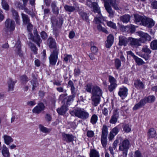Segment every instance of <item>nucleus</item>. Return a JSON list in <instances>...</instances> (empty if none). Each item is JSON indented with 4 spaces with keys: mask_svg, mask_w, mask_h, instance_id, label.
<instances>
[{
    "mask_svg": "<svg viewBox=\"0 0 157 157\" xmlns=\"http://www.w3.org/2000/svg\"><path fill=\"white\" fill-rule=\"evenodd\" d=\"M48 43L49 47L53 49L50 56L49 57V63L52 65H55L58 59L59 49L57 48L55 40L52 37H49L48 40Z\"/></svg>",
    "mask_w": 157,
    "mask_h": 157,
    "instance_id": "nucleus-1",
    "label": "nucleus"
},
{
    "mask_svg": "<svg viewBox=\"0 0 157 157\" xmlns=\"http://www.w3.org/2000/svg\"><path fill=\"white\" fill-rule=\"evenodd\" d=\"M94 0H87L86 5L93 9V11L94 13H98L96 17L94 18V20L96 24L101 23V20L103 19L99 7L97 3L94 2Z\"/></svg>",
    "mask_w": 157,
    "mask_h": 157,
    "instance_id": "nucleus-2",
    "label": "nucleus"
},
{
    "mask_svg": "<svg viewBox=\"0 0 157 157\" xmlns=\"http://www.w3.org/2000/svg\"><path fill=\"white\" fill-rule=\"evenodd\" d=\"M15 24L14 21L11 19L8 18L6 20L5 23V27L3 32L6 36H7L13 32L15 29Z\"/></svg>",
    "mask_w": 157,
    "mask_h": 157,
    "instance_id": "nucleus-3",
    "label": "nucleus"
},
{
    "mask_svg": "<svg viewBox=\"0 0 157 157\" xmlns=\"http://www.w3.org/2000/svg\"><path fill=\"white\" fill-rule=\"evenodd\" d=\"M70 114L83 120L87 119L89 117V113L83 109L76 108L71 111Z\"/></svg>",
    "mask_w": 157,
    "mask_h": 157,
    "instance_id": "nucleus-4",
    "label": "nucleus"
},
{
    "mask_svg": "<svg viewBox=\"0 0 157 157\" xmlns=\"http://www.w3.org/2000/svg\"><path fill=\"white\" fill-rule=\"evenodd\" d=\"M130 146V143L128 139L124 140L119 144V151H122V155L123 157H127Z\"/></svg>",
    "mask_w": 157,
    "mask_h": 157,
    "instance_id": "nucleus-5",
    "label": "nucleus"
},
{
    "mask_svg": "<svg viewBox=\"0 0 157 157\" xmlns=\"http://www.w3.org/2000/svg\"><path fill=\"white\" fill-rule=\"evenodd\" d=\"M108 128L106 125H103L102 131L101 142L103 147H105L107 143Z\"/></svg>",
    "mask_w": 157,
    "mask_h": 157,
    "instance_id": "nucleus-6",
    "label": "nucleus"
},
{
    "mask_svg": "<svg viewBox=\"0 0 157 157\" xmlns=\"http://www.w3.org/2000/svg\"><path fill=\"white\" fill-rule=\"evenodd\" d=\"M141 51L146 54H142L140 56L142 58L146 60H148L150 59L151 56L149 55L151 53V51L146 45L144 46L142 48Z\"/></svg>",
    "mask_w": 157,
    "mask_h": 157,
    "instance_id": "nucleus-7",
    "label": "nucleus"
},
{
    "mask_svg": "<svg viewBox=\"0 0 157 157\" xmlns=\"http://www.w3.org/2000/svg\"><path fill=\"white\" fill-rule=\"evenodd\" d=\"M154 24L155 22L152 19L144 17L142 25L148 28H151Z\"/></svg>",
    "mask_w": 157,
    "mask_h": 157,
    "instance_id": "nucleus-8",
    "label": "nucleus"
},
{
    "mask_svg": "<svg viewBox=\"0 0 157 157\" xmlns=\"http://www.w3.org/2000/svg\"><path fill=\"white\" fill-rule=\"evenodd\" d=\"M139 35L140 37L139 39V41L141 43H144L146 41H149L151 40V36L147 33L140 32L139 33Z\"/></svg>",
    "mask_w": 157,
    "mask_h": 157,
    "instance_id": "nucleus-9",
    "label": "nucleus"
},
{
    "mask_svg": "<svg viewBox=\"0 0 157 157\" xmlns=\"http://www.w3.org/2000/svg\"><path fill=\"white\" fill-rule=\"evenodd\" d=\"M63 140L67 143L73 142L75 138V136L72 134L63 133L62 134Z\"/></svg>",
    "mask_w": 157,
    "mask_h": 157,
    "instance_id": "nucleus-10",
    "label": "nucleus"
},
{
    "mask_svg": "<svg viewBox=\"0 0 157 157\" xmlns=\"http://www.w3.org/2000/svg\"><path fill=\"white\" fill-rule=\"evenodd\" d=\"M92 96H101L102 91L100 88L96 86H94L92 88Z\"/></svg>",
    "mask_w": 157,
    "mask_h": 157,
    "instance_id": "nucleus-11",
    "label": "nucleus"
},
{
    "mask_svg": "<svg viewBox=\"0 0 157 157\" xmlns=\"http://www.w3.org/2000/svg\"><path fill=\"white\" fill-rule=\"evenodd\" d=\"M45 107L44 104L42 102L39 103L37 106L35 107L33 109L34 113H39L42 111L44 110Z\"/></svg>",
    "mask_w": 157,
    "mask_h": 157,
    "instance_id": "nucleus-12",
    "label": "nucleus"
},
{
    "mask_svg": "<svg viewBox=\"0 0 157 157\" xmlns=\"http://www.w3.org/2000/svg\"><path fill=\"white\" fill-rule=\"evenodd\" d=\"M119 114L117 109L114 110L113 113V115L111 117L109 121V122L113 124H115L117 121L118 118L119 117Z\"/></svg>",
    "mask_w": 157,
    "mask_h": 157,
    "instance_id": "nucleus-13",
    "label": "nucleus"
},
{
    "mask_svg": "<svg viewBox=\"0 0 157 157\" xmlns=\"http://www.w3.org/2000/svg\"><path fill=\"white\" fill-rule=\"evenodd\" d=\"M128 91V89L125 87L120 88L118 93V95L122 98L124 99L127 96Z\"/></svg>",
    "mask_w": 157,
    "mask_h": 157,
    "instance_id": "nucleus-14",
    "label": "nucleus"
},
{
    "mask_svg": "<svg viewBox=\"0 0 157 157\" xmlns=\"http://www.w3.org/2000/svg\"><path fill=\"white\" fill-rule=\"evenodd\" d=\"M104 2V6L109 5L110 4L116 10H118L119 8L116 3V0H103Z\"/></svg>",
    "mask_w": 157,
    "mask_h": 157,
    "instance_id": "nucleus-15",
    "label": "nucleus"
},
{
    "mask_svg": "<svg viewBox=\"0 0 157 157\" xmlns=\"http://www.w3.org/2000/svg\"><path fill=\"white\" fill-rule=\"evenodd\" d=\"M135 87L137 90H142L144 88V85L143 82L140 80H136L134 81Z\"/></svg>",
    "mask_w": 157,
    "mask_h": 157,
    "instance_id": "nucleus-16",
    "label": "nucleus"
},
{
    "mask_svg": "<svg viewBox=\"0 0 157 157\" xmlns=\"http://www.w3.org/2000/svg\"><path fill=\"white\" fill-rule=\"evenodd\" d=\"M128 41L130 45L133 47H136L140 45L139 43V40L129 37Z\"/></svg>",
    "mask_w": 157,
    "mask_h": 157,
    "instance_id": "nucleus-17",
    "label": "nucleus"
},
{
    "mask_svg": "<svg viewBox=\"0 0 157 157\" xmlns=\"http://www.w3.org/2000/svg\"><path fill=\"white\" fill-rule=\"evenodd\" d=\"M114 40L113 36L110 34L107 37L106 41L105 42V46L107 48H109L113 44Z\"/></svg>",
    "mask_w": 157,
    "mask_h": 157,
    "instance_id": "nucleus-18",
    "label": "nucleus"
},
{
    "mask_svg": "<svg viewBox=\"0 0 157 157\" xmlns=\"http://www.w3.org/2000/svg\"><path fill=\"white\" fill-rule=\"evenodd\" d=\"M2 155L4 157H9L10 153L8 148L5 145H3L0 149Z\"/></svg>",
    "mask_w": 157,
    "mask_h": 157,
    "instance_id": "nucleus-19",
    "label": "nucleus"
},
{
    "mask_svg": "<svg viewBox=\"0 0 157 157\" xmlns=\"http://www.w3.org/2000/svg\"><path fill=\"white\" fill-rule=\"evenodd\" d=\"M100 97L94 96H91V98L92 101V104L94 106H96L99 104L100 100Z\"/></svg>",
    "mask_w": 157,
    "mask_h": 157,
    "instance_id": "nucleus-20",
    "label": "nucleus"
},
{
    "mask_svg": "<svg viewBox=\"0 0 157 157\" xmlns=\"http://www.w3.org/2000/svg\"><path fill=\"white\" fill-rule=\"evenodd\" d=\"M119 44L120 46H126L128 39L125 36H121L119 37Z\"/></svg>",
    "mask_w": 157,
    "mask_h": 157,
    "instance_id": "nucleus-21",
    "label": "nucleus"
},
{
    "mask_svg": "<svg viewBox=\"0 0 157 157\" xmlns=\"http://www.w3.org/2000/svg\"><path fill=\"white\" fill-rule=\"evenodd\" d=\"M67 106L64 104L60 108H58L57 109L58 113L60 115H63L65 114L67 110Z\"/></svg>",
    "mask_w": 157,
    "mask_h": 157,
    "instance_id": "nucleus-22",
    "label": "nucleus"
},
{
    "mask_svg": "<svg viewBox=\"0 0 157 157\" xmlns=\"http://www.w3.org/2000/svg\"><path fill=\"white\" fill-rule=\"evenodd\" d=\"M147 136L149 138H155L156 136L155 131L153 128L149 129L147 132Z\"/></svg>",
    "mask_w": 157,
    "mask_h": 157,
    "instance_id": "nucleus-23",
    "label": "nucleus"
},
{
    "mask_svg": "<svg viewBox=\"0 0 157 157\" xmlns=\"http://www.w3.org/2000/svg\"><path fill=\"white\" fill-rule=\"evenodd\" d=\"M34 33L35 36L34 37L35 40H33L35 41L38 46L39 47H40V43L41 42V41L40 37L37 34V31L36 29L34 30Z\"/></svg>",
    "mask_w": 157,
    "mask_h": 157,
    "instance_id": "nucleus-24",
    "label": "nucleus"
},
{
    "mask_svg": "<svg viewBox=\"0 0 157 157\" xmlns=\"http://www.w3.org/2000/svg\"><path fill=\"white\" fill-rule=\"evenodd\" d=\"M134 16L135 18V21L137 23H138L142 25L144 17L137 14H134Z\"/></svg>",
    "mask_w": 157,
    "mask_h": 157,
    "instance_id": "nucleus-25",
    "label": "nucleus"
},
{
    "mask_svg": "<svg viewBox=\"0 0 157 157\" xmlns=\"http://www.w3.org/2000/svg\"><path fill=\"white\" fill-rule=\"evenodd\" d=\"M11 12L13 16L14 17V19L16 21L17 24L20 25V22L19 19V17L18 13L15 10L12 9L11 10Z\"/></svg>",
    "mask_w": 157,
    "mask_h": 157,
    "instance_id": "nucleus-26",
    "label": "nucleus"
},
{
    "mask_svg": "<svg viewBox=\"0 0 157 157\" xmlns=\"http://www.w3.org/2000/svg\"><path fill=\"white\" fill-rule=\"evenodd\" d=\"M16 82V81H13L11 78L9 79L8 81V90L9 91L13 90L14 86Z\"/></svg>",
    "mask_w": 157,
    "mask_h": 157,
    "instance_id": "nucleus-27",
    "label": "nucleus"
},
{
    "mask_svg": "<svg viewBox=\"0 0 157 157\" xmlns=\"http://www.w3.org/2000/svg\"><path fill=\"white\" fill-rule=\"evenodd\" d=\"M145 104V101L141 99L140 102L136 104L133 108V109L134 110H136L139 109L142 107Z\"/></svg>",
    "mask_w": 157,
    "mask_h": 157,
    "instance_id": "nucleus-28",
    "label": "nucleus"
},
{
    "mask_svg": "<svg viewBox=\"0 0 157 157\" xmlns=\"http://www.w3.org/2000/svg\"><path fill=\"white\" fill-rule=\"evenodd\" d=\"M64 8L65 11L69 14H70L71 13L74 12L76 10V8L75 7L68 5H65Z\"/></svg>",
    "mask_w": 157,
    "mask_h": 157,
    "instance_id": "nucleus-29",
    "label": "nucleus"
},
{
    "mask_svg": "<svg viewBox=\"0 0 157 157\" xmlns=\"http://www.w3.org/2000/svg\"><path fill=\"white\" fill-rule=\"evenodd\" d=\"M155 97L153 95H150L147 97H145L144 98L142 99L145 101V104L146 103H151L154 102L155 100Z\"/></svg>",
    "mask_w": 157,
    "mask_h": 157,
    "instance_id": "nucleus-30",
    "label": "nucleus"
},
{
    "mask_svg": "<svg viewBox=\"0 0 157 157\" xmlns=\"http://www.w3.org/2000/svg\"><path fill=\"white\" fill-rule=\"evenodd\" d=\"M3 137L4 142L7 145H9L10 143L13 141V140L12 138L7 135H4Z\"/></svg>",
    "mask_w": 157,
    "mask_h": 157,
    "instance_id": "nucleus-31",
    "label": "nucleus"
},
{
    "mask_svg": "<svg viewBox=\"0 0 157 157\" xmlns=\"http://www.w3.org/2000/svg\"><path fill=\"white\" fill-rule=\"evenodd\" d=\"M78 12L83 20H85L86 21H88V16L86 13L79 10H78Z\"/></svg>",
    "mask_w": 157,
    "mask_h": 157,
    "instance_id": "nucleus-32",
    "label": "nucleus"
},
{
    "mask_svg": "<svg viewBox=\"0 0 157 157\" xmlns=\"http://www.w3.org/2000/svg\"><path fill=\"white\" fill-rule=\"evenodd\" d=\"M51 7L53 13L56 15H58L59 13V9L56 6V3L55 2H52Z\"/></svg>",
    "mask_w": 157,
    "mask_h": 157,
    "instance_id": "nucleus-33",
    "label": "nucleus"
},
{
    "mask_svg": "<svg viewBox=\"0 0 157 157\" xmlns=\"http://www.w3.org/2000/svg\"><path fill=\"white\" fill-rule=\"evenodd\" d=\"M130 16L128 14L123 15L120 17V20L123 23H128L130 20Z\"/></svg>",
    "mask_w": 157,
    "mask_h": 157,
    "instance_id": "nucleus-34",
    "label": "nucleus"
},
{
    "mask_svg": "<svg viewBox=\"0 0 157 157\" xmlns=\"http://www.w3.org/2000/svg\"><path fill=\"white\" fill-rule=\"evenodd\" d=\"M106 10L109 14V16L113 17L114 15V12L112 10L111 6L109 5L104 6Z\"/></svg>",
    "mask_w": 157,
    "mask_h": 157,
    "instance_id": "nucleus-35",
    "label": "nucleus"
},
{
    "mask_svg": "<svg viewBox=\"0 0 157 157\" xmlns=\"http://www.w3.org/2000/svg\"><path fill=\"white\" fill-rule=\"evenodd\" d=\"M16 52L19 56H22V54L21 50L20 42L17 41L16 44Z\"/></svg>",
    "mask_w": 157,
    "mask_h": 157,
    "instance_id": "nucleus-36",
    "label": "nucleus"
},
{
    "mask_svg": "<svg viewBox=\"0 0 157 157\" xmlns=\"http://www.w3.org/2000/svg\"><path fill=\"white\" fill-rule=\"evenodd\" d=\"M21 16L24 24H27L30 23V20L28 15L22 13Z\"/></svg>",
    "mask_w": 157,
    "mask_h": 157,
    "instance_id": "nucleus-37",
    "label": "nucleus"
},
{
    "mask_svg": "<svg viewBox=\"0 0 157 157\" xmlns=\"http://www.w3.org/2000/svg\"><path fill=\"white\" fill-rule=\"evenodd\" d=\"M39 128L40 131L44 133H48L51 131V129L45 127L42 124L39 125Z\"/></svg>",
    "mask_w": 157,
    "mask_h": 157,
    "instance_id": "nucleus-38",
    "label": "nucleus"
},
{
    "mask_svg": "<svg viewBox=\"0 0 157 157\" xmlns=\"http://www.w3.org/2000/svg\"><path fill=\"white\" fill-rule=\"evenodd\" d=\"M68 86L71 87V93L72 94H75L76 91L75 90V88L74 86V84L71 80L69 81L68 83Z\"/></svg>",
    "mask_w": 157,
    "mask_h": 157,
    "instance_id": "nucleus-39",
    "label": "nucleus"
},
{
    "mask_svg": "<svg viewBox=\"0 0 157 157\" xmlns=\"http://www.w3.org/2000/svg\"><path fill=\"white\" fill-rule=\"evenodd\" d=\"M98 120V116L94 114L91 117L90 122L92 124L94 125L97 122Z\"/></svg>",
    "mask_w": 157,
    "mask_h": 157,
    "instance_id": "nucleus-40",
    "label": "nucleus"
},
{
    "mask_svg": "<svg viewBox=\"0 0 157 157\" xmlns=\"http://www.w3.org/2000/svg\"><path fill=\"white\" fill-rule=\"evenodd\" d=\"M90 156V157H100L98 152L95 150H92L91 151Z\"/></svg>",
    "mask_w": 157,
    "mask_h": 157,
    "instance_id": "nucleus-41",
    "label": "nucleus"
},
{
    "mask_svg": "<svg viewBox=\"0 0 157 157\" xmlns=\"http://www.w3.org/2000/svg\"><path fill=\"white\" fill-rule=\"evenodd\" d=\"M121 61L119 59H116L114 60V64L116 69L118 70L121 66Z\"/></svg>",
    "mask_w": 157,
    "mask_h": 157,
    "instance_id": "nucleus-42",
    "label": "nucleus"
},
{
    "mask_svg": "<svg viewBox=\"0 0 157 157\" xmlns=\"http://www.w3.org/2000/svg\"><path fill=\"white\" fill-rule=\"evenodd\" d=\"M151 48L153 50L157 49V40L152 41L150 45Z\"/></svg>",
    "mask_w": 157,
    "mask_h": 157,
    "instance_id": "nucleus-43",
    "label": "nucleus"
},
{
    "mask_svg": "<svg viewBox=\"0 0 157 157\" xmlns=\"http://www.w3.org/2000/svg\"><path fill=\"white\" fill-rule=\"evenodd\" d=\"M136 62L138 65H141L145 63V62L141 59L136 56L134 58Z\"/></svg>",
    "mask_w": 157,
    "mask_h": 157,
    "instance_id": "nucleus-44",
    "label": "nucleus"
},
{
    "mask_svg": "<svg viewBox=\"0 0 157 157\" xmlns=\"http://www.w3.org/2000/svg\"><path fill=\"white\" fill-rule=\"evenodd\" d=\"M51 22L52 23V26H53V33L56 36H57L58 35V32L57 30L55 28V26L57 24V22H56L54 21L53 20H51Z\"/></svg>",
    "mask_w": 157,
    "mask_h": 157,
    "instance_id": "nucleus-45",
    "label": "nucleus"
},
{
    "mask_svg": "<svg viewBox=\"0 0 157 157\" xmlns=\"http://www.w3.org/2000/svg\"><path fill=\"white\" fill-rule=\"evenodd\" d=\"M123 130L125 132H129L131 131V126L128 124L124 125L123 127Z\"/></svg>",
    "mask_w": 157,
    "mask_h": 157,
    "instance_id": "nucleus-46",
    "label": "nucleus"
},
{
    "mask_svg": "<svg viewBox=\"0 0 157 157\" xmlns=\"http://www.w3.org/2000/svg\"><path fill=\"white\" fill-rule=\"evenodd\" d=\"M31 84L33 85L32 90H34L35 88L38 85V83L37 82L36 79L35 78L32 80L31 81Z\"/></svg>",
    "mask_w": 157,
    "mask_h": 157,
    "instance_id": "nucleus-47",
    "label": "nucleus"
},
{
    "mask_svg": "<svg viewBox=\"0 0 157 157\" xmlns=\"http://www.w3.org/2000/svg\"><path fill=\"white\" fill-rule=\"evenodd\" d=\"M75 94H72L71 95L67 96V99L65 102L66 103V104H69L70 102L73 100L75 96Z\"/></svg>",
    "mask_w": 157,
    "mask_h": 157,
    "instance_id": "nucleus-48",
    "label": "nucleus"
},
{
    "mask_svg": "<svg viewBox=\"0 0 157 157\" xmlns=\"http://www.w3.org/2000/svg\"><path fill=\"white\" fill-rule=\"evenodd\" d=\"M2 5L3 9L6 10H9V6L5 0H2Z\"/></svg>",
    "mask_w": 157,
    "mask_h": 157,
    "instance_id": "nucleus-49",
    "label": "nucleus"
},
{
    "mask_svg": "<svg viewBox=\"0 0 157 157\" xmlns=\"http://www.w3.org/2000/svg\"><path fill=\"white\" fill-rule=\"evenodd\" d=\"M117 86V84H110L108 87V89L110 92H112Z\"/></svg>",
    "mask_w": 157,
    "mask_h": 157,
    "instance_id": "nucleus-50",
    "label": "nucleus"
},
{
    "mask_svg": "<svg viewBox=\"0 0 157 157\" xmlns=\"http://www.w3.org/2000/svg\"><path fill=\"white\" fill-rule=\"evenodd\" d=\"M21 83L23 84H25L29 81V79L26 75H23L21 77Z\"/></svg>",
    "mask_w": 157,
    "mask_h": 157,
    "instance_id": "nucleus-51",
    "label": "nucleus"
},
{
    "mask_svg": "<svg viewBox=\"0 0 157 157\" xmlns=\"http://www.w3.org/2000/svg\"><path fill=\"white\" fill-rule=\"evenodd\" d=\"M67 94L66 93L61 94L59 95V99L60 100H62L65 102L67 99L66 98L67 97Z\"/></svg>",
    "mask_w": 157,
    "mask_h": 157,
    "instance_id": "nucleus-52",
    "label": "nucleus"
},
{
    "mask_svg": "<svg viewBox=\"0 0 157 157\" xmlns=\"http://www.w3.org/2000/svg\"><path fill=\"white\" fill-rule=\"evenodd\" d=\"M109 82L110 84H117V81L116 79L111 75H109L108 77Z\"/></svg>",
    "mask_w": 157,
    "mask_h": 157,
    "instance_id": "nucleus-53",
    "label": "nucleus"
},
{
    "mask_svg": "<svg viewBox=\"0 0 157 157\" xmlns=\"http://www.w3.org/2000/svg\"><path fill=\"white\" fill-rule=\"evenodd\" d=\"M98 29L99 31H101L104 32V33L108 34V31L107 30L104 28L102 27L101 25L99 24L98 25Z\"/></svg>",
    "mask_w": 157,
    "mask_h": 157,
    "instance_id": "nucleus-54",
    "label": "nucleus"
},
{
    "mask_svg": "<svg viewBox=\"0 0 157 157\" xmlns=\"http://www.w3.org/2000/svg\"><path fill=\"white\" fill-rule=\"evenodd\" d=\"M107 26L110 27L113 29H116V24L111 21H109L107 22Z\"/></svg>",
    "mask_w": 157,
    "mask_h": 157,
    "instance_id": "nucleus-55",
    "label": "nucleus"
},
{
    "mask_svg": "<svg viewBox=\"0 0 157 157\" xmlns=\"http://www.w3.org/2000/svg\"><path fill=\"white\" fill-rule=\"evenodd\" d=\"M118 55L121 60L124 63L125 61V59L123 55L122 52L121 51L118 53Z\"/></svg>",
    "mask_w": 157,
    "mask_h": 157,
    "instance_id": "nucleus-56",
    "label": "nucleus"
},
{
    "mask_svg": "<svg viewBox=\"0 0 157 157\" xmlns=\"http://www.w3.org/2000/svg\"><path fill=\"white\" fill-rule=\"evenodd\" d=\"M91 52L94 54H96L98 52V49L94 46H92L90 48Z\"/></svg>",
    "mask_w": 157,
    "mask_h": 157,
    "instance_id": "nucleus-57",
    "label": "nucleus"
},
{
    "mask_svg": "<svg viewBox=\"0 0 157 157\" xmlns=\"http://www.w3.org/2000/svg\"><path fill=\"white\" fill-rule=\"evenodd\" d=\"M30 48L31 50L35 54H37V49L36 47L34 44H31Z\"/></svg>",
    "mask_w": 157,
    "mask_h": 157,
    "instance_id": "nucleus-58",
    "label": "nucleus"
},
{
    "mask_svg": "<svg viewBox=\"0 0 157 157\" xmlns=\"http://www.w3.org/2000/svg\"><path fill=\"white\" fill-rule=\"evenodd\" d=\"M94 133L93 131L88 130L87 131L86 133V135L87 136L90 138H91L94 136Z\"/></svg>",
    "mask_w": 157,
    "mask_h": 157,
    "instance_id": "nucleus-59",
    "label": "nucleus"
},
{
    "mask_svg": "<svg viewBox=\"0 0 157 157\" xmlns=\"http://www.w3.org/2000/svg\"><path fill=\"white\" fill-rule=\"evenodd\" d=\"M151 7L153 9H157V0L151 2Z\"/></svg>",
    "mask_w": 157,
    "mask_h": 157,
    "instance_id": "nucleus-60",
    "label": "nucleus"
},
{
    "mask_svg": "<svg viewBox=\"0 0 157 157\" xmlns=\"http://www.w3.org/2000/svg\"><path fill=\"white\" fill-rule=\"evenodd\" d=\"M27 30L29 32H31L33 30V25L30 22L26 24Z\"/></svg>",
    "mask_w": 157,
    "mask_h": 157,
    "instance_id": "nucleus-61",
    "label": "nucleus"
},
{
    "mask_svg": "<svg viewBox=\"0 0 157 157\" xmlns=\"http://www.w3.org/2000/svg\"><path fill=\"white\" fill-rule=\"evenodd\" d=\"M24 10L26 13L30 15L32 17H33L34 16V14L33 12L29 10L27 8H25Z\"/></svg>",
    "mask_w": 157,
    "mask_h": 157,
    "instance_id": "nucleus-62",
    "label": "nucleus"
},
{
    "mask_svg": "<svg viewBox=\"0 0 157 157\" xmlns=\"http://www.w3.org/2000/svg\"><path fill=\"white\" fill-rule=\"evenodd\" d=\"M92 88L90 84H88L86 85V90L87 92L90 93H91Z\"/></svg>",
    "mask_w": 157,
    "mask_h": 157,
    "instance_id": "nucleus-63",
    "label": "nucleus"
},
{
    "mask_svg": "<svg viewBox=\"0 0 157 157\" xmlns=\"http://www.w3.org/2000/svg\"><path fill=\"white\" fill-rule=\"evenodd\" d=\"M80 73V71L79 68L75 69L74 71V74L75 76H78Z\"/></svg>",
    "mask_w": 157,
    "mask_h": 157,
    "instance_id": "nucleus-64",
    "label": "nucleus"
}]
</instances>
